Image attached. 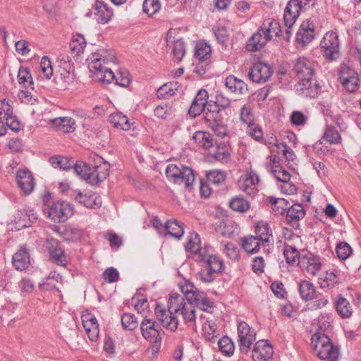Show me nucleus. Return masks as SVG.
I'll use <instances>...</instances> for the list:
<instances>
[{
	"instance_id": "1",
	"label": "nucleus",
	"mask_w": 361,
	"mask_h": 361,
	"mask_svg": "<svg viewBox=\"0 0 361 361\" xmlns=\"http://www.w3.org/2000/svg\"><path fill=\"white\" fill-rule=\"evenodd\" d=\"M89 163L82 161L73 164L68 157H52L49 159L51 166L56 169L68 170L73 166L74 171L91 185H96L109 176V164L97 154H91Z\"/></svg>"
},
{
	"instance_id": "2",
	"label": "nucleus",
	"mask_w": 361,
	"mask_h": 361,
	"mask_svg": "<svg viewBox=\"0 0 361 361\" xmlns=\"http://www.w3.org/2000/svg\"><path fill=\"white\" fill-rule=\"evenodd\" d=\"M174 314H180L185 323L195 322L196 319L195 310L190 302L187 301L183 295L179 293H173L171 295L168 301V312L157 305L155 308V314L163 326L171 331H174L178 328V319Z\"/></svg>"
},
{
	"instance_id": "3",
	"label": "nucleus",
	"mask_w": 361,
	"mask_h": 361,
	"mask_svg": "<svg viewBox=\"0 0 361 361\" xmlns=\"http://www.w3.org/2000/svg\"><path fill=\"white\" fill-rule=\"evenodd\" d=\"M315 63L305 57L297 59L293 67V72L300 80L298 86L306 97H314L317 94L316 83L312 87V77L315 72Z\"/></svg>"
},
{
	"instance_id": "4",
	"label": "nucleus",
	"mask_w": 361,
	"mask_h": 361,
	"mask_svg": "<svg viewBox=\"0 0 361 361\" xmlns=\"http://www.w3.org/2000/svg\"><path fill=\"white\" fill-rule=\"evenodd\" d=\"M311 340V345L319 359L326 361H338L339 349L334 345L326 334L314 333Z\"/></svg>"
},
{
	"instance_id": "5",
	"label": "nucleus",
	"mask_w": 361,
	"mask_h": 361,
	"mask_svg": "<svg viewBox=\"0 0 361 361\" xmlns=\"http://www.w3.org/2000/svg\"><path fill=\"white\" fill-rule=\"evenodd\" d=\"M165 173L168 180L176 184H184L190 186L195 181L193 170L181 164H169L166 168Z\"/></svg>"
},
{
	"instance_id": "6",
	"label": "nucleus",
	"mask_w": 361,
	"mask_h": 361,
	"mask_svg": "<svg viewBox=\"0 0 361 361\" xmlns=\"http://www.w3.org/2000/svg\"><path fill=\"white\" fill-rule=\"evenodd\" d=\"M43 212L55 222H64L73 214V207L67 202H48Z\"/></svg>"
},
{
	"instance_id": "7",
	"label": "nucleus",
	"mask_w": 361,
	"mask_h": 361,
	"mask_svg": "<svg viewBox=\"0 0 361 361\" xmlns=\"http://www.w3.org/2000/svg\"><path fill=\"white\" fill-rule=\"evenodd\" d=\"M237 331L240 350L247 353L256 340V332L247 323L243 321L238 322Z\"/></svg>"
},
{
	"instance_id": "8",
	"label": "nucleus",
	"mask_w": 361,
	"mask_h": 361,
	"mask_svg": "<svg viewBox=\"0 0 361 361\" xmlns=\"http://www.w3.org/2000/svg\"><path fill=\"white\" fill-rule=\"evenodd\" d=\"M324 56L330 60H336L340 56V43L338 35L334 32L326 33L321 42Z\"/></svg>"
},
{
	"instance_id": "9",
	"label": "nucleus",
	"mask_w": 361,
	"mask_h": 361,
	"mask_svg": "<svg viewBox=\"0 0 361 361\" xmlns=\"http://www.w3.org/2000/svg\"><path fill=\"white\" fill-rule=\"evenodd\" d=\"M273 73V68L269 63L259 61L250 68L247 75L253 82L264 83L270 79Z\"/></svg>"
},
{
	"instance_id": "10",
	"label": "nucleus",
	"mask_w": 361,
	"mask_h": 361,
	"mask_svg": "<svg viewBox=\"0 0 361 361\" xmlns=\"http://www.w3.org/2000/svg\"><path fill=\"white\" fill-rule=\"evenodd\" d=\"M300 264L312 276L317 275L322 267L321 257L310 251L301 252Z\"/></svg>"
},
{
	"instance_id": "11",
	"label": "nucleus",
	"mask_w": 361,
	"mask_h": 361,
	"mask_svg": "<svg viewBox=\"0 0 361 361\" xmlns=\"http://www.w3.org/2000/svg\"><path fill=\"white\" fill-rule=\"evenodd\" d=\"M317 24L315 16L303 21L296 34L297 42L303 45L310 43L314 37V30Z\"/></svg>"
},
{
	"instance_id": "12",
	"label": "nucleus",
	"mask_w": 361,
	"mask_h": 361,
	"mask_svg": "<svg viewBox=\"0 0 361 361\" xmlns=\"http://www.w3.org/2000/svg\"><path fill=\"white\" fill-rule=\"evenodd\" d=\"M46 247L49 251L51 259L55 264L62 267H66L68 264V257L59 240L54 238L47 239Z\"/></svg>"
},
{
	"instance_id": "13",
	"label": "nucleus",
	"mask_w": 361,
	"mask_h": 361,
	"mask_svg": "<svg viewBox=\"0 0 361 361\" xmlns=\"http://www.w3.org/2000/svg\"><path fill=\"white\" fill-rule=\"evenodd\" d=\"M301 1L298 0H290L284 10L283 20L285 25L288 27L287 34H290V29L297 20L301 9Z\"/></svg>"
},
{
	"instance_id": "14",
	"label": "nucleus",
	"mask_w": 361,
	"mask_h": 361,
	"mask_svg": "<svg viewBox=\"0 0 361 361\" xmlns=\"http://www.w3.org/2000/svg\"><path fill=\"white\" fill-rule=\"evenodd\" d=\"M259 182V176L252 171H247L241 176L238 180V185L240 190L248 195H253L257 192V185Z\"/></svg>"
},
{
	"instance_id": "15",
	"label": "nucleus",
	"mask_w": 361,
	"mask_h": 361,
	"mask_svg": "<svg viewBox=\"0 0 361 361\" xmlns=\"http://www.w3.org/2000/svg\"><path fill=\"white\" fill-rule=\"evenodd\" d=\"M208 97L209 94L206 90H200L194 98L188 111L190 116L192 117H196L199 116L202 111H204V114H205L209 103H212L211 102H208Z\"/></svg>"
},
{
	"instance_id": "16",
	"label": "nucleus",
	"mask_w": 361,
	"mask_h": 361,
	"mask_svg": "<svg viewBox=\"0 0 361 361\" xmlns=\"http://www.w3.org/2000/svg\"><path fill=\"white\" fill-rule=\"evenodd\" d=\"M200 238L197 233H192L188 238L185 245L187 252L192 255V258L196 261H202L207 257V249L200 246Z\"/></svg>"
},
{
	"instance_id": "17",
	"label": "nucleus",
	"mask_w": 361,
	"mask_h": 361,
	"mask_svg": "<svg viewBox=\"0 0 361 361\" xmlns=\"http://www.w3.org/2000/svg\"><path fill=\"white\" fill-rule=\"evenodd\" d=\"M274 350L272 346L266 341H257L252 351L253 361H269L272 358Z\"/></svg>"
},
{
	"instance_id": "18",
	"label": "nucleus",
	"mask_w": 361,
	"mask_h": 361,
	"mask_svg": "<svg viewBox=\"0 0 361 361\" xmlns=\"http://www.w3.org/2000/svg\"><path fill=\"white\" fill-rule=\"evenodd\" d=\"M140 329L145 338L154 343H159L161 341V338L159 331L155 325V322L152 319L145 317L141 322Z\"/></svg>"
},
{
	"instance_id": "19",
	"label": "nucleus",
	"mask_w": 361,
	"mask_h": 361,
	"mask_svg": "<svg viewBox=\"0 0 361 361\" xmlns=\"http://www.w3.org/2000/svg\"><path fill=\"white\" fill-rule=\"evenodd\" d=\"M174 31L169 30L166 36V47H172V54L173 57L178 61H181L183 58L185 49V44L182 39L178 38L175 39L173 36Z\"/></svg>"
},
{
	"instance_id": "20",
	"label": "nucleus",
	"mask_w": 361,
	"mask_h": 361,
	"mask_svg": "<svg viewBox=\"0 0 361 361\" xmlns=\"http://www.w3.org/2000/svg\"><path fill=\"white\" fill-rule=\"evenodd\" d=\"M16 180L19 188L25 195H29L32 192L35 183L30 171L18 170L16 173Z\"/></svg>"
},
{
	"instance_id": "21",
	"label": "nucleus",
	"mask_w": 361,
	"mask_h": 361,
	"mask_svg": "<svg viewBox=\"0 0 361 361\" xmlns=\"http://www.w3.org/2000/svg\"><path fill=\"white\" fill-rule=\"evenodd\" d=\"M305 212L301 204H294L286 212V221L294 229L300 226L299 221L305 217Z\"/></svg>"
},
{
	"instance_id": "22",
	"label": "nucleus",
	"mask_w": 361,
	"mask_h": 361,
	"mask_svg": "<svg viewBox=\"0 0 361 361\" xmlns=\"http://www.w3.org/2000/svg\"><path fill=\"white\" fill-rule=\"evenodd\" d=\"M82 322L89 339L91 341H96L99 334L97 318L91 314H83Z\"/></svg>"
},
{
	"instance_id": "23",
	"label": "nucleus",
	"mask_w": 361,
	"mask_h": 361,
	"mask_svg": "<svg viewBox=\"0 0 361 361\" xmlns=\"http://www.w3.org/2000/svg\"><path fill=\"white\" fill-rule=\"evenodd\" d=\"M89 68L95 79L99 81L110 83L112 80H115L116 75L110 68L97 64V62L94 64H89Z\"/></svg>"
},
{
	"instance_id": "24",
	"label": "nucleus",
	"mask_w": 361,
	"mask_h": 361,
	"mask_svg": "<svg viewBox=\"0 0 361 361\" xmlns=\"http://www.w3.org/2000/svg\"><path fill=\"white\" fill-rule=\"evenodd\" d=\"M74 199L87 208L97 209L102 205V200L96 193H82L79 192Z\"/></svg>"
},
{
	"instance_id": "25",
	"label": "nucleus",
	"mask_w": 361,
	"mask_h": 361,
	"mask_svg": "<svg viewBox=\"0 0 361 361\" xmlns=\"http://www.w3.org/2000/svg\"><path fill=\"white\" fill-rule=\"evenodd\" d=\"M259 28L267 41L271 40L274 37H279L281 32L279 23L274 19L265 20Z\"/></svg>"
},
{
	"instance_id": "26",
	"label": "nucleus",
	"mask_w": 361,
	"mask_h": 361,
	"mask_svg": "<svg viewBox=\"0 0 361 361\" xmlns=\"http://www.w3.org/2000/svg\"><path fill=\"white\" fill-rule=\"evenodd\" d=\"M267 39L260 31V28L254 33L247 40L246 43V49L248 51H257L263 48L267 43Z\"/></svg>"
},
{
	"instance_id": "27",
	"label": "nucleus",
	"mask_w": 361,
	"mask_h": 361,
	"mask_svg": "<svg viewBox=\"0 0 361 361\" xmlns=\"http://www.w3.org/2000/svg\"><path fill=\"white\" fill-rule=\"evenodd\" d=\"M52 124L59 132L71 133L75 130V121L71 117H58L51 121Z\"/></svg>"
},
{
	"instance_id": "28",
	"label": "nucleus",
	"mask_w": 361,
	"mask_h": 361,
	"mask_svg": "<svg viewBox=\"0 0 361 361\" xmlns=\"http://www.w3.org/2000/svg\"><path fill=\"white\" fill-rule=\"evenodd\" d=\"M222 109L217 108L216 105L209 103L206 113L204 116L205 123L208 126H214L220 121H224L222 118Z\"/></svg>"
},
{
	"instance_id": "29",
	"label": "nucleus",
	"mask_w": 361,
	"mask_h": 361,
	"mask_svg": "<svg viewBox=\"0 0 361 361\" xmlns=\"http://www.w3.org/2000/svg\"><path fill=\"white\" fill-rule=\"evenodd\" d=\"M225 85L231 92L235 94H245L248 91L247 84L234 75H229L226 78Z\"/></svg>"
},
{
	"instance_id": "30",
	"label": "nucleus",
	"mask_w": 361,
	"mask_h": 361,
	"mask_svg": "<svg viewBox=\"0 0 361 361\" xmlns=\"http://www.w3.org/2000/svg\"><path fill=\"white\" fill-rule=\"evenodd\" d=\"M256 236L262 242V247L266 248L271 243V230L269 226L265 221H259L255 227Z\"/></svg>"
},
{
	"instance_id": "31",
	"label": "nucleus",
	"mask_w": 361,
	"mask_h": 361,
	"mask_svg": "<svg viewBox=\"0 0 361 361\" xmlns=\"http://www.w3.org/2000/svg\"><path fill=\"white\" fill-rule=\"evenodd\" d=\"M96 10L97 20L99 23H108L113 16L112 9L104 1H97L96 2Z\"/></svg>"
},
{
	"instance_id": "32",
	"label": "nucleus",
	"mask_w": 361,
	"mask_h": 361,
	"mask_svg": "<svg viewBox=\"0 0 361 361\" xmlns=\"http://www.w3.org/2000/svg\"><path fill=\"white\" fill-rule=\"evenodd\" d=\"M30 264V255L25 248H20L13 256V264L17 270L25 269Z\"/></svg>"
},
{
	"instance_id": "33",
	"label": "nucleus",
	"mask_w": 361,
	"mask_h": 361,
	"mask_svg": "<svg viewBox=\"0 0 361 361\" xmlns=\"http://www.w3.org/2000/svg\"><path fill=\"white\" fill-rule=\"evenodd\" d=\"M298 290L301 298L305 301L312 300L317 298V291L314 284L308 281H301L298 285Z\"/></svg>"
},
{
	"instance_id": "34",
	"label": "nucleus",
	"mask_w": 361,
	"mask_h": 361,
	"mask_svg": "<svg viewBox=\"0 0 361 361\" xmlns=\"http://www.w3.org/2000/svg\"><path fill=\"white\" fill-rule=\"evenodd\" d=\"M195 143L200 147L209 149L214 147L213 136L207 132L197 131L193 135Z\"/></svg>"
},
{
	"instance_id": "35",
	"label": "nucleus",
	"mask_w": 361,
	"mask_h": 361,
	"mask_svg": "<svg viewBox=\"0 0 361 361\" xmlns=\"http://www.w3.org/2000/svg\"><path fill=\"white\" fill-rule=\"evenodd\" d=\"M262 247L260 239L254 235H248L242 238V247L247 253H255Z\"/></svg>"
},
{
	"instance_id": "36",
	"label": "nucleus",
	"mask_w": 361,
	"mask_h": 361,
	"mask_svg": "<svg viewBox=\"0 0 361 361\" xmlns=\"http://www.w3.org/2000/svg\"><path fill=\"white\" fill-rule=\"evenodd\" d=\"M336 310L342 318H349L353 314V308L349 301L343 296H339L335 303Z\"/></svg>"
},
{
	"instance_id": "37",
	"label": "nucleus",
	"mask_w": 361,
	"mask_h": 361,
	"mask_svg": "<svg viewBox=\"0 0 361 361\" xmlns=\"http://www.w3.org/2000/svg\"><path fill=\"white\" fill-rule=\"evenodd\" d=\"M26 214L24 211L18 210L13 215V219L9 224L11 230L12 231H20L23 228L29 227V224L27 221Z\"/></svg>"
},
{
	"instance_id": "38",
	"label": "nucleus",
	"mask_w": 361,
	"mask_h": 361,
	"mask_svg": "<svg viewBox=\"0 0 361 361\" xmlns=\"http://www.w3.org/2000/svg\"><path fill=\"white\" fill-rule=\"evenodd\" d=\"M185 299L192 305L197 304V299H200L204 293L200 292L192 284L189 283L182 288Z\"/></svg>"
},
{
	"instance_id": "39",
	"label": "nucleus",
	"mask_w": 361,
	"mask_h": 361,
	"mask_svg": "<svg viewBox=\"0 0 361 361\" xmlns=\"http://www.w3.org/2000/svg\"><path fill=\"white\" fill-rule=\"evenodd\" d=\"M90 60L91 62L89 64H94L97 62V64L102 65V61L104 63L115 62L116 57L113 54H109L108 51L100 49L97 52L92 54Z\"/></svg>"
},
{
	"instance_id": "40",
	"label": "nucleus",
	"mask_w": 361,
	"mask_h": 361,
	"mask_svg": "<svg viewBox=\"0 0 361 361\" xmlns=\"http://www.w3.org/2000/svg\"><path fill=\"white\" fill-rule=\"evenodd\" d=\"M109 121L116 128L128 130L130 128V123L127 116L120 112L112 114L109 117Z\"/></svg>"
},
{
	"instance_id": "41",
	"label": "nucleus",
	"mask_w": 361,
	"mask_h": 361,
	"mask_svg": "<svg viewBox=\"0 0 361 361\" xmlns=\"http://www.w3.org/2000/svg\"><path fill=\"white\" fill-rule=\"evenodd\" d=\"M85 46V39L81 35H74L69 44L71 53L75 56H80L83 53Z\"/></svg>"
},
{
	"instance_id": "42",
	"label": "nucleus",
	"mask_w": 361,
	"mask_h": 361,
	"mask_svg": "<svg viewBox=\"0 0 361 361\" xmlns=\"http://www.w3.org/2000/svg\"><path fill=\"white\" fill-rule=\"evenodd\" d=\"M132 305L137 310V313L141 314L142 317H147L149 305L147 298L144 295H137L133 297L132 298Z\"/></svg>"
},
{
	"instance_id": "43",
	"label": "nucleus",
	"mask_w": 361,
	"mask_h": 361,
	"mask_svg": "<svg viewBox=\"0 0 361 361\" xmlns=\"http://www.w3.org/2000/svg\"><path fill=\"white\" fill-rule=\"evenodd\" d=\"M165 228L170 235L176 239H180L184 233L183 224L176 220L168 221L165 224Z\"/></svg>"
},
{
	"instance_id": "44",
	"label": "nucleus",
	"mask_w": 361,
	"mask_h": 361,
	"mask_svg": "<svg viewBox=\"0 0 361 361\" xmlns=\"http://www.w3.org/2000/svg\"><path fill=\"white\" fill-rule=\"evenodd\" d=\"M283 255L289 264L295 265L300 263L301 253L295 247L286 245L283 249Z\"/></svg>"
},
{
	"instance_id": "45",
	"label": "nucleus",
	"mask_w": 361,
	"mask_h": 361,
	"mask_svg": "<svg viewBox=\"0 0 361 361\" xmlns=\"http://www.w3.org/2000/svg\"><path fill=\"white\" fill-rule=\"evenodd\" d=\"M341 140V137L338 130L334 126H326L325 132L322 136V142H326L332 145L338 144Z\"/></svg>"
},
{
	"instance_id": "46",
	"label": "nucleus",
	"mask_w": 361,
	"mask_h": 361,
	"mask_svg": "<svg viewBox=\"0 0 361 361\" xmlns=\"http://www.w3.org/2000/svg\"><path fill=\"white\" fill-rule=\"evenodd\" d=\"M229 206L233 211L244 213L250 208L249 202L241 196H235L229 202Z\"/></svg>"
},
{
	"instance_id": "47",
	"label": "nucleus",
	"mask_w": 361,
	"mask_h": 361,
	"mask_svg": "<svg viewBox=\"0 0 361 361\" xmlns=\"http://www.w3.org/2000/svg\"><path fill=\"white\" fill-rule=\"evenodd\" d=\"M207 263V267L216 273L224 269L223 261L216 255H209L207 252V257L202 261Z\"/></svg>"
},
{
	"instance_id": "48",
	"label": "nucleus",
	"mask_w": 361,
	"mask_h": 361,
	"mask_svg": "<svg viewBox=\"0 0 361 361\" xmlns=\"http://www.w3.org/2000/svg\"><path fill=\"white\" fill-rule=\"evenodd\" d=\"M219 350L226 356H231L233 354L235 345L232 340L228 336H224L218 341Z\"/></svg>"
},
{
	"instance_id": "49",
	"label": "nucleus",
	"mask_w": 361,
	"mask_h": 361,
	"mask_svg": "<svg viewBox=\"0 0 361 361\" xmlns=\"http://www.w3.org/2000/svg\"><path fill=\"white\" fill-rule=\"evenodd\" d=\"M18 82L20 85H23L25 88L30 87L34 89V82L31 74L27 68L20 67L18 74Z\"/></svg>"
},
{
	"instance_id": "50",
	"label": "nucleus",
	"mask_w": 361,
	"mask_h": 361,
	"mask_svg": "<svg viewBox=\"0 0 361 361\" xmlns=\"http://www.w3.org/2000/svg\"><path fill=\"white\" fill-rule=\"evenodd\" d=\"M269 202L272 205V209L278 214H282L285 211H288L289 203L283 198L269 197Z\"/></svg>"
},
{
	"instance_id": "51",
	"label": "nucleus",
	"mask_w": 361,
	"mask_h": 361,
	"mask_svg": "<svg viewBox=\"0 0 361 361\" xmlns=\"http://www.w3.org/2000/svg\"><path fill=\"white\" fill-rule=\"evenodd\" d=\"M207 178L209 183L219 185L226 180V173L221 170H212L207 173Z\"/></svg>"
},
{
	"instance_id": "52",
	"label": "nucleus",
	"mask_w": 361,
	"mask_h": 361,
	"mask_svg": "<svg viewBox=\"0 0 361 361\" xmlns=\"http://www.w3.org/2000/svg\"><path fill=\"white\" fill-rule=\"evenodd\" d=\"M195 56L200 61H204L209 59L211 56V47L204 42H199L195 47Z\"/></svg>"
},
{
	"instance_id": "53",
	"label": "nucleus",
	"mask_w": 361,
	"mask_h": 361,
	"mask_svg": "<svg viewBox=\"0 0 361 361\" xmlns=\"http://www.w3.org/2000/svg\"><path fill=\"white\" fill-rule=\"evenodd\" d=\"M121 324L125 329L132 331L137 328V320L134 314L125 313L121 317Z\"/></svg>"
},
{
	"instance_id": "54",
	"label": "nucleus",
	"mask_w": 361,
	"mask_h": 361,
	"mask_svg": "<svg viewBox=\"0 0 361 361\" xmlns=\"http://www.w3.org/2000/svg\"><path fill=\"white\" fill-rule=\"evenodd\" d=\"M240 118L246 125H250L255 122V115L250 105L245 104L240 109Z\"/></svg>"
},
{
	"instance_id": "55",
	"label": "nucleus",
	"mask_w": 361,
	"mask_h": 361,
	"mask_svg": "<svg viewBox=\"0 0 361 361\" xmlns=\"http://www.w3.org/2000/svg\"><path fill=\"white\" fill-rule=\"evenodd\" d=\"M174 84L168 82L160 87L157 91V95L159 99H168L175 94Z\"/></svg>"
},
{
	"instance_id": "56",
	"label": "nucleus",
	"mask_w": 361,
	"mask_h": 361,
	"mask_svg": "<svg viewBox=\"0 0 361 361\" xmlns=\"http://www.w3.org/2000/svg\"><path fill=\"white\" fill-rule=\"evenodd\" d=\"M143 11L149 16L155 14L161 8L159 0H145L142 4Z\"/></svg>"
},
{
	"instance_id": "57",
	"label": "nucleus",
	"mask_w": 361,
	"mask_h": 361,
	"mask_svg": "<svg viewBox=\"0 0 361 361\" xmlns=\"http://www.w3.org/2000/svg\"><path fill=\"white\" fill-rule=\"evenodd\" d=\"M336 252L339 259L344 260L350 256L352 248L347 243L342 242L337 245Z\"/></svg>"
},
{
	"instance_id": "58",
	"label": "nucleus",
	"mask_w": 361,
	"mask_h": 361,
	"mask_svg": "<svg viewBox=\"0 0 361 361\" xmlns=\"http://www.w3.org/2000/svg\"><path fill=\"white\" fill-rule=\"evenodd\" d=\"M40 69L44 78L50 79L53 75V68L49 59L47 56H43L40 62Z\"/></svg>"
},
{
	"instance_id": "59",
	"label": "nucleus",
	"mask_w": 361,
	"mask_h": 361,
	"mask_svg": "<svg viewBox=\"0 0 361 361\" xmlns=\"http://www.w3.org/2000/svg\"><path fill=\"white\" fill-rule=\"evenodd\" d=\"M247 133L256 140H260L263 137V132L261 126L255 123V122L247 125L246 130Z\"/></svg>"
},
{
	"instance_id": "60",
	"label": "nucleus",
	"mask_w": 361,
	"mask_h": 361,
	"mask_svg": "<svg viewBox=\"0 0 361 361\" xmlns=\"http://www.w3.org/2000/svg\"><path fill=\"white\" fill-rule=\"evenodd\" d=\"M224 252L233 261H238L239 259V250L232 243H228L224 245Z\"/></svg>"
},
{
	"instance_id": "61",
	"label": "nucleus",
	"mask_w": 361,
	"mask_h": 361,
	"mask_svg": "<svg viewBox=\"0 0 361 361\" xmlns=\"http://www.w3.org/2000/svg\"><path fill=\"white\" fill-rule=\"evenodd\" d=\"M339 281V278L338 276V271L335 269L329 270L326 272L325 279L324 280V283L325 284H322V287H329L334 286L335 284L338 283Z\"/></svg>"
},
{
	"instance_id": "62",
	"label": "nucleus",
	"mask_w": 361,
	"mask_h": 361,
	"mask_svg": "<svg viewBox=\"0 0 361 361\" xmlns=\"http://www.w3.org/2000/svg\"><path fill=\"white\" fill-rule=\"evenodd\" d=\"M13 114V106L10 100H0V117L5 120Z\"/></svg>"
},
{
	"instance_id": "63",
	"label": "nucleus",
	"mask_w": 361,
	"mask_h": 361,
	"mask_svg": "<svg viewBox=\"0 0 361 361\" xmlns=\"http://www.w3.org/2000/svg\"><path fill=\"white\" fill-rule=\"evenodd\" d=\"M278 154H281L288 161H293L295 158L294 152L284 142L280 143L278 147Z\"/></svg>"
},
{
	"instance_id": "64",
	"label": "nucleus",
	"mask_w": 361,
	"mask_h": 361,
	"mask_svg": "<svg viewBox=\"0 0 361 361\" xmlns=\"http://www.w3.org/2000/svg\"><path fill=\"white\" fill-rule=\"evenodd\" d=\"M216 274L217 273L216 271H213L211 269L206 267L201 269L198 275L200 280L202 282L211 283L215 279Z\"/></svg>"
}]
</instances>
